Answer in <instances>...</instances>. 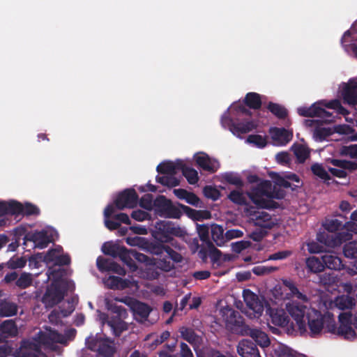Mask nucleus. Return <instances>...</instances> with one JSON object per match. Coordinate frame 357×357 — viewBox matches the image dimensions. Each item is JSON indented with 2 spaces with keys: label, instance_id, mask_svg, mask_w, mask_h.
<instances>
[{
  "label": "nucleus",
  "instance_id": "nucleus-24",
  "mask_svg": "<svg viewBox=\"0 0 357 357\" xmlns=\"http://www.w3.org/2000/svg\"><path fill=\"white\" fill-rule=\"evenodd\" d=\"M324 266L331 270L340 271L344 268L342 259L333 254H326L321 257Z\"/></svg>",
  "mask_w": 357,
  "mask_h": 357
},
{
  "label": "nucleus",
  "instance_id": "nucleus-36",
  "mask_svg": "<svg viewBox=\"0 0 357 357\" xmlns=\"http://www.w3.org/2000/svg\"><path fill=\"white\" fill-rule=\"evenodd\" d=\"M267 109L279 119H284L288 116L287 109L278 103L269 102L267 105Z\"/></svg>",
  "mask_w": 357,
  "mask_h": 357
},
{
  "label": "nucleus",
  "instance_id": "nucleus-2",
  "mask_svg": "<svg viewBox=\"0 0 357 357\" xmlns=\"http://www.w3.org/2000/svg\"><path fill=\"white\" fill-rule=\"evenodd\" d=\"M273 190L271 181L264 180L252 188L250 192L247 193L251 201L260 208L274 209L279 206L276 202L268 199L269 195Z\"/></svg>",
  "mask_w": 357,
  "mask_h": 357
},
{
  "label": "nucleus",
  "instance_id": "nucleus-48",
  "mask_svg": "<svg viewBox=\"0 0 357 357\" xmlns=\"http://www.w3.org/2000/svg\"><path fill=\"white\" fill-rule=\"evenodd\" d=\"M6 215H22L23 204L17 201L6 202Z\"/></svg>",
  "mask_w": 357,
  "mask_h": 357
},
{
  "label": "nucleus",
  "instance_id": "nucleus-52",
  "mask_svg": "<svg viewBox=\"0 0 357 357\" xmlns=\"http://www.w3.org/2000/svg\"><path fill=\"white\" fill-rule=\"evenodd\" d=\"M278 270L276 266L259 265L252 268V271L256 275H266Z\"/></svg>",
  "mask_w": 357,
  "mask_h": 357
},
{
  "label": "nucleus",
  "instance_id": "nucleus-32",
  "mask_svg": "<svg viewBox=\"0 0 357 357\" xmlns=\"http://www.w3.org/2000/svg\"><path fill=\"white\" fill-rule=\"evenodd\" d=\"M321 104H322V101L315 102L310 107H298V114L304 117H317L321 110V107L319 106Z\"/></svg>",
  "mask_w": 357,
  "mask_h": 357
},
{
  "label": "nucleus",
  "instance_id": "nucleus-3",
  "mask_svg": "<svg viewBox=\"0 0 357 357\" xmlns=\"http://www.w3.org/2000/svg\"><path fill=\"white\" fill-rule=\"evenodd\" d=\"M135 260L140 263L144 264L146 266H151L163 272H169L175 268V263L181 262L183 260L182 255L178 253L176 259L165 252L158 257H149L143 253H135Z\"/></svg>",
  "mask_w": 357,
  "mask_h": 357
},
{
  "label": "nucleus",
  "instance_id": "nucleus-27",
  "mask_svg": "<svg viewBox=\"0 0 357 357\" xmlns=\"http://www.w3.org/2000/svg\"><path fill=\"white\" fill-rule=\"evenodd\" d=\"M195 161L200 168L211 173L216 172L218 167L217 162L212 161L206 154L197 156Z\"/></svg>",
  "mask_w": 357,
  "mask_h": 357
},
{
  "label": "nucleus",
  "instance_id": "nucleus-4",
  "mask_svg": "<svg viewBox=\"0 0 357 357\" xmlns=\"http://www.w3.org/2000/svg\"><path fill=\"white\" fill-rule=\"evenodd\" d=\"M183 230L178 226L170 221H159L155 223L152 236L154 238L161 243H169L172 241V236H181Z\"/></svg>",
  "mask_w": 357,
  "mask_h": 357
},
{
  "label": "nucleus",
  "instance_id": "nucleus-47",
  "mask_svg": "<svg viewBox=\"0 0 357 357\" xmlns=\"http://www.w3.org/2000/svg\"><path fill=\"white\" fill-rule=\"evenodd\" d=\"M311 171L314 175L317 176V177L325 181H330L331 179V176L324 168L322 165L319 163L313 164L311 166Z\"/></svg>",
  "mask_w": 357,
  "mask_h": 357
},
{
  "label": "nucleus",
  "instance_id": "nucleus-57",
  "mask_svg": "<svg viewBox=\"0 0 357 357\" xmlns=\"http://www.w3.org/2000/svg\"><path fill=\"white\" fill-rule=\"evenodd\" d=\"M274 174L275 176L273 177V178L275 179V183L276 185L284 187L285 188H291L293 190H295L297 188H300V185H292L291 183L287 180V178H285V176L282 177L276 173H274Z\"/></svg>",
  "mask_w": 357,
  "mask_h": 357
},
{
  "label": "nucleus",
  "instance_id": "nucleus-23",
  "mask_svg": "<svg viewBox=\"0 0 357 357\" xmlns=\"http://www.w3.org/2000/svg\"><path fill=\"white\" fill-rule=\"evenodd\" d=\"M107 325L111 328L115 337H120L121 334L128 330V324L117 317H112L107 321Z\"/></svg>",
  "mask_w": 357,
  "mask_h": 357
},
{
  "label": "nucleus",
  "instance_id": "nucleus-64",
  "mask_svg": "<svg viewBox=\"0 0 357 357\" xmlns=\"http://www.w3.org/2000/svg\"><path fill=\"white\" fill-rule=\"evenodd\" d=\"M111 262V259H105L102 257H98L96 260V265L100 271L105 272L108 271Z\"/></svg>",
  "mask_w": 357,
  "mask_h": 357
},
{
  "label": "nucleus",
  "instance_id": "nucleus-14",
  "mask_svg": "<svg viewBox=\"0 0 357 357\" xmlns=\"http://www.w3.org/2000/svg\"><path fill=\"white\" fill-rule=\"evenodd\" d=\"M342 96L344 104L357 105V81L350 79L343 88Z\"/></svg>",
  "mask_w": 357,
  "mask_h": 357
},
{
  "label": "nucleus",
  "instance_id": "nucleus-21",
  "mask_svg": "<svg viewBox=\"0 0 357 357\" xmlns=\"http://www.w3.org/2000/svg\"><path fill=\"white\" fill-rule=\"evenodd\" d=\"M229 121V129L234 135L245 134L256 128V123L252 121H246L243 122L235 123L232 119Z\"/></svg>",
  "mask_w": 357,
  "mask_h": 357
},
{
  "label": "nucleus",
  "instance_id": "nucleus-16",
  "mask_svg": "<svg viewBox=\"0 0 357 357\" xmlns=\"http://www.w3.org/2000/svg\"><path fill=\"white\" fill-rule=\"evenodd\" d=\"M243 296L246 305L255 313L261 315L264 311V306L259 301L258 296L250 289H244Z\"/></svg>",
  "mask_w": 357,
  "mask_h": 357
},
{
  "label": "nucleus",
  "instance_id": "nucleus-37",
  "mask_svg": "<svg viewBox=\"0 0 357 357\" xmlns=\"http://www.w3.org/2000/svg\"><path fill=\"white\" fill-rule=\"evenodd\" d=\"M109 288L112 289H124L128 287L126 280L122 279L118 276H109L106 281Z\"/></svg>",
  "mask_w": 357,
  "mask_h": 357
},
{
  "label": "nucleus",
  "instance_id": "nucleus-18",
  "mask_svg": "<svg viewBox=\"0 0 357 357\" xmlns=\"http://www.w3.org/2000/svg\"><path fill=\"white\" fill-rule=\"evenodd\" d=\"M130 310L133 313L135 319L140 323H144L147 320L149 314L152 310L151 307L149 305L137 300L134 304H132Z\"/></svg>",
  "mask_w": 357,
  "mask_h": 357
},
{
  "label": "nucleus",
  "instance_id": "nucleus-62",
  "mask_svg": "<svg viewBox=\"0 0 357 357\" xmlns=\"http://www.w3.org/2000/svg\"><path fill=\"white\" fill-rule=\"evenodd\" d=\"M102 340L103 339L98 337L97 336H91L86 340V344L88 349L93 351H97L99 345H100V342H102Z\"/></svg>",
  "mask_w": 357,
  "mask_h": 357
},
{
  "label": "nucleus",
  "instance_id": "nucleus-43",
  "mask_svg": "<svg viewBox=\"0 0 357 357\" xmlns=\"http://www.w3.org/2000/svg\"><path fill=\"white\" fill-rule=\"evenodd\" d=\"M33 283L32 275L29 273L24 272L21 273L20 277L15 282V285L21 289L29 287Z\"/></svg>",
  "mask_w": 357,
  "mask_h": 357
},
{
  "label": "nucleus",
  "instance_id": "nucleus-9",
  "mask_svg": "<svg viewBox=\"0 0 357 357\" xmlns=\"http://www.w3.org/2000/svg\"><path fill=\"white\" fill-rule=\"evenodd\" d=\"M245 211L255 225L261 229H271L275 225L271 215L266 212L257 211L254 206L245 208Z\"/></svg>",
  "mask_w": 357,
  "mask_h": 357
},
{
  "label": "nucleus",
  "instance_id": "nucleus-39",
  "mask_svg": "<svg viewBox=\"0 0 357 357\" xmlns=\"http://www.w3.org/2000/svg\"><path fill=\"white\" fill-rule=\"evenodd\" d=\"M178 207L180 209L181 208L183 211V212L186 213L190 218H192L195 220H199L202 218H207L210 216V213L208 211H204V213L206 214V215L202 216V211H197L182 204L178 203Z\"/></svg>",
  "mask_w": 357,
  "mask_h": 357
},
{
  "label": "nucleus",
  "instance_id": "nucleus-7",
  "mask_svg": "<svg viewBox=\"0 0 357 357\" xmlns=\"http://www.w3.org/2000/svg\"><path fill=\"white\" fill-rule=\"evenodd\" d=\"M65 291L60 282L54 281L47 287L41 301L46 307H53L64 298Z\"/></svg>",
  "mask_w": 357,
  "mask_h": 357
},
{
  "label": "nucleus",
  "instance_id": "nucleus-55",
  "mask_svg": "<svg viewBox=\"0 0 357 357\" xmlns=\"http://www.w3.org/2000/svg\"><path fill=\"white\" fill-rule=\"evenodd\" d=\"M197 231L200 240L205 243L207 245L208 242H211L209 239V227L207 225H197Z\"/></svg>",
  "mask_w": 357,
  "mask_h": 357
},
{
  "label": "nucleus",
  "instance_id": "nucleus-29",
  "mask_svg": "<svg viewBox=\"0 0 357 357\" xmlns=\"http://www.w3.org/2000/svg\"><path fill=\"white\" fill-rule=\"evenodd\" d=\"M243 103L250 109H259L262 105L261 95L255 92H249L245 95Z\"/></svg>",
  "mask_w": 357,
  "mask_h": 357
},
{
  "label": "nucleus",
  "instance_id": "nucleus-20",
  "mask_svg": "<svg viewBox=\"0 0 357 357\" xmlns=\"http://www.w3.org/2000/svg\"><path fill=\"white\" fill-rule=\"evenodd\" d=\"M352 234H351L348 231H343L338 233H335L334 234L327 235V238H331L332 243H328L327 240H324V235L322 234H319L317 236V239L319 241L324 243L326 245L337 246L346 242L347 241L350 240Z\"/></svg>",
  "mask_w": 357,
  "mask_h": 357
},
{
  "label": "nucleus",
  "instance_id": "nucleus-58",
  "mask_svg": "<svg viewBox=\"0 0 357 357\" xmlns=\"http://www.w3.org/2000/svg\"><path fill=\"white\" fill-rule=\"evenodd\" d=\"M40 213V208L35 204H33L29 202L25 203L24 205H23V210L22 215H26V216H30V215H39Z\"/></svg>",
  "mask_w": 357,
  "mask_h": 357
},
{
  "label": "nucleus",
  "instance_id": "nucleus-40",
  "mask_svg": "<svg viewBox=\"0 0 357 357\" xmlns=\"http://www.w3.org/2000/svg\"><path fill=\"white\" fill-rule=\"evenodd\" d=\"M335 305L340 310L351 309L355 305V299L349 296H341L335 299Z\"/></svg>",
  "mask_w": 357,
  "mask_h": 357
},
{
  "label": "nucleus",
  "instance_id": "nucleus-53",
  "mask_svg": "<svg viewBox=\"0 0 357 357\" xmlns=\"http://www.w3.org/2000/svg\"><path fill=\"white\" fill-rule=\"evenodd\" d=\"M180 333L182 338L189 343L192 344L197 341V335L192 328L182 327L180 329Z\"/></svg>",
  "mask_w": 357,
  "mask_h": 357
},
{
  "label": "nucleus",
  "instance_id": "nucleus-56",
  "mask_svg": "<svg viewBox=\"0 0 357 357\" xmlns=\"http://www.w3.org/2000/svg\"><path fill=\"white\" fill-rule=\"evenodd\" d=\"M26 264V260L24 257L14 256L8 260L6 265L10 269H17L24 267Z\"/></svg>",
  "mask_w": 357,
  "mask_h": 357
},
{
  "label": "nucleus",
  "instance_id": "nucleus-45",
  "mask_svg": "<svg viewBox=\"0 0 357 357\" xmlns=\"http://www.w3.org/2000/svg\"><path fill=\"white\" fill-rule=\"evenodd\" d=\"M318 282L323 286H331L336 281V277L333 273L321 272L317 275Z\"/></svg>",
  "mask_w": 357,
  "mask_h": 357
},
{
  "label": "nucleus",
  "instance_id": "nucleus-12",
  "mask_svg": "<svg viewBox=\"0 0 357 357\" xmlns=\"http://www.w3.org/2000/svg\"><path fill=\"white\" fill-rule=\"evenodd\" d=\"M24 241L32 242L33 248L39 249L45 248L52 242V239L46 230L28 233L25 235Z\"/></svg>",
  "mask_w": 357,
  "mask_h": 357
},
{
  "label": "nucleus",
  "instance_id": "nucleus-41",
  "mask_svg": "<svg viewBox=\"0 0 357 357\" xmlns=\"http://www.w3.org/2000/svg\"><path fill=\"white\" fill-rule=\"evenodd\" d=\"M292 149L299 163H303L310 157V153L308 148L302 144L296 145Z\"/></svg>",
  "mask_w": 357,
  "mask_h": 357
},
{
  "label": "nucleus",
  "instance_id": "nucleus-34",
  "mask_svg": "<svg viewBox=\"0 0 357 357\" xmlns=\"http://www.w3.org/2000/svg\"><path fill=\"white\" fill-rule=\"evenodd\" d=\"M116 351L113 342L108 339H103L97 352L102 357H113Z\"/></svg>",
  "mask_w": 357,
  "mask_h": 357
},
{
  "label": "nucleus",
  "instance_id": "nucleus-28",
  "mask_svg": "<svg viewBox=\"0 0 357 357\" xmlns=\"http://www.w3.org/2000/svg\"><path fill=\"white\" fill-rule=\"evenodd\" d=\"M178 167L190 184L194 185L198 182V173L195 169L188 167L182 160L178 161Z\"/></svg>",
  "mask_w": 357,
  "mask_h": 357
},
{
  "label": "nucleus",
  "instance_id": "nucleus-6",
  "mask_svg": "<svg viewBox=\"0 0 357 357\" xmlns=\"http://www.w3.org/2000/svg\"><path fill=\"white\" fill-rule=\"evenodd\" d=\"M154 210L157 215L167 218H179L181 211L178 206L173 204L170 199L164 195H158L153 202Z\"/></svg>",
  "mask_w": 357,
  "mask_h": 357
},
{
  "label": "nucleus",
  "instance_id": "nucleus-30",
  "mask_svg": "<svg viewBox=\"0 0 357 357\" xmlns=\"http://www.w3.org/2000/svg\"><path fill=\"white\" fill-rule=\"evenodd\" d=\"M178 161L176 163L171 161L161 162L157 166L156 170L162 174L174 176L176 174V170H179Z\"/></svg>",
  "mask_w": 357,
  "mask_h": 357
},
{
  "label": "nucleus",
  "instance_id": "nucleus-50",
  "mask_svg": "<svg viewBox=\"0 0 357 357\" xmlns=\"http://www.w3.org/2000/svg\"><path fill=\"white\" fill-rule=\"evenodd\" d=\"M343 253L347 258L357 259V242L346 243L343 248Z\"/></svg>",
  "mask_w": 357,
  "mask_h": 357
},
{
  "label": "nucleus",
  "instance_id": "nucleus-33",
  "mask_svg": "<svg viewBox=\"0 0 357 357\" xmlns=\"http://www.w3.org/2000/svg\"><path fill=\"white\" fill-rule=\"evenodd\" d=\"M306 266L308 271L313 273H319L324 271L325 266L322 259L316 257H310L306 259Z\"/></svg>",
  "mask_w": 357,
  "mask_h": 357
},
{
  "label": "nucleus",
  "instance_id": "nucleus-35",
  "mask_svg": "<svg viewBox=\"0 0 357 357\" xmlns=\"http://www.w3.org/2000/svg\"><path fill=\"white\" fill-rule=\"evenodd\" d=\"M123 247V245H120L118 243L107 242L103 244L102 251L105 255H109L115 258L119 257Z\"/></svg>",
  "mask_w": 357,
  "mask_h": 357
},
{
  "label": "nucleus",
  "instance_id": "nucleus-51",
  "mask_svg": "<svg viewBox=\"0 0 357 357\" xmlns=\"http://www.w3.org/2000/svg\"><path fill=\"white\" fill-rule=\"evenodd\" d=\"M108 310L113 314H115V317H117L119 319H124L128 316V312L124 307L118 305L115 303L108 304Z\"/></svg>",
  "mask_w": 357,
  "mask_h": 357
},
{
  "label": "nucleus",
  "instance_id": "nucleus-31",
  "mask_svg": "<svg viewBox=\"0 0 357 357\" xmlns=\"http://www.w3.org/2000/svg\"><path fill=\"white\" fill-rule=\"evenodd\" d=\"M211 237L218 246H222L226 242L225 234L222 226L213 224L211 227Z\"/></svg>",
  "mask_w": 357,
  "mask_h": 357
},
{
  "label": "nucleus",
  "instance_id": "nucleus-17",
  "mask_svg": "<svg viewBox=\"0 0 357 357\" xmlns=\"http://www.w3.org/2000/svg\"><path fill=\"white\" fill-rule=\"evenodd\" d=\"M243 331L245 335L250 336L260 347L265 348L270 345V339L265 332L257 328H252L248 326H244Z\"/></svg>",
  "mask_w": 357,
  "mask_h": 357
},
{
  "label": "nucleus",
  "instance_id": "nucleus-38",
  "mask_svg": "<svg viewBox=\"0 0 357 357\" xmlns=\"http://www.w3.org/2000/svg\"><path fill=\"white\" fill-rule=\"evenodd\" d=\"M274 355L275 357H299L296 351L282 344L275 348Z\"/></svg>",
  "mask_w": 357,
  "mask_h": 357
},
{
  "label": "nucleus",
  "instance_id": "nucleus-13",
  "mask_svg": "<svg viewBox=\"0 0 357 357\" xmlns=\"http://www.w3.org/2000/svg\"><path fill=\"white\" fill-rule=\"evenodd\" d=\"M266 314L269 315L271 321L274 325L280 327L289 326L291 329H294V324H290L289 318L284 310L269 307L266 309Z\"/></svg>",
  "mask_w": 357,
  "mask_h": 357
},
{
  "label": "nucleus",
  "instance_id": "nucleus-61",
  "mask_svg": "<svg viewBox=\"0 0 357 357\" xmlns=\"http://www.w3.org/2000/svg\"><path fill=\"white\" fill-rule=\"evenodd\" d=\"M153 197L151 194H146L142 197L139 200V205L142 208L146 210L154 208Z\"/></svg>",
  "mask_w": 357,
  "mask_h": 357
},
{
  "label": "nucleus",
  "instance_id": "nucleus-44",
  "mask_svg": "<svg viewBox=\"0 0 357 357\" xmlns=\"http://www.w3.org/2000/svg\"><path fill=\"white\" fill-rule=\"evenodd\" d=\"M156 181L164 186L169 188L176 187L180 184V181L174 176L165 174L162 176H157Z\"/></svg>",
  "mask_w": 357,
  "mask_h": 357
},
{
  "label": "nucleus",
  "instance_id": "nucleus-15",
  "mask_svg": "<svg viewBox=\"0 0 357 357\" xmlns=\"http://www.w3.org/2000/svg\"><path fill=\"white\" fill-rule=\"evenodd\" d=\"M237 351L241 357H261L256 344L250 340L240 341L237 346Z\"/></svg>",
  "mask_w": 357,
  "mask_h": 357
},
{
  "label": "nucleus",
  "instance_id": "nucleus-49",
  "mask_svg": "<svg viewBox=\"0 0 357 357\" xmlns=\"http://www.w3.org/2000/svg\"><path fill=\"white\" fill-rule=\"evenodd\" d=\"M247 142L253 144L258 148L262 149L267 144V137L260 135H250L247 138Z\"/></svg>",
  "mask_w": 357,
  "mask_h": 357
},
{
  "label": "nucleus",
  "instance_id": "nucleus-8",
  "mask_svg": "<svg viewBox=\"0 0 357 357\" xmlns=\"http://www.w3.org/2000/svg\"><path fill=\"white\" fill-rule=\"evenodd\" d=\"M351 317L352 314L350 311L341 312L338 316L340 326L338 328L336 327V331L334 334L342 336L345 340H354L356 337V334L351 327L353 324Z\"/></svg>",
  "mask_w": 357,
  "mask_h": 357
},
{
  "label": "nucleus",
  "instance_id": "nucleus-25",
  "mask_svg": "<svg viewBox=\"0 0 357 357\" xmlns=\"http://www.w3.org/2000/svg\"><path fill=\"white\" fill-rule=\"evenodd\" d=\"M272 139L274 141L278 142L280 144L285 145L289 142L293 137L291 132L287 129L274 128L271 130Z\"/></svg>",
  "mask_w": 357,
  "mask_h": 357
},
{
  "label": "nucleus",
  "instance_id": "nucleus-54",
  "mask_svg": "<svg viewBox=\"0 0 357 357\" xmlns=\"http://www.w3.org/2000/svg\"><path fill=\"white\" fill-rule=\"evenodd\" d=\"M0 330L3 333L13 335L17 333V326L13 320H6L0 324Z\"/></svg>",
  "mask_w": 357,
  "mask_h": 357
},
{
  "label": "nucleus",
  "instance_id": "nucleus-26",
  "mask_svg": "<svg viewBox=\"0 0 357 357\" xmlns=\"http://www.w3.org/2000/svg\"><path fill=\"white\" fill-rule=\"evenodd\" d=\"M135 253L139 252L132 250H128L124 246L118 257L132 271H135L137 269V266L133 260V259H135Z\"/></svg>",
  "mask_w": 357,
  "mask_h": 357
},
{
  "label": "nucleus",
  "instance_id": "nucleus-46",
  "mask_svg": "<svg viewBox=\"0 0 357 357\" xmlns=\"http://www.w3.org/2000/svg\"><path fill=\"white\" fill-rule=\"evenodd\" d=\"M222 178L227 183L234 185L238 188H241L244 183L241 178L237 174L233 172H227L222 176Z\"/></svg>",
  "mask_w": 357,
  "mask_h": 357
},
{
  "label": "nucleus",
  "instance_id": "nucleus-42",
  "mask_svg": "<svg viewBox=\"0 0 357 357\" xmlns=\"http://www.w3.org/2000/svg\"><path fill=\"white\" fill-rule=\"evenodd\" d=\"M227 198L234 204L239 206L247 205V199L242 191L238 190H231L227 195Z\"/></svg>",
  "mask_w": 357,
  "mask_h": 357
},
{
  "label": "nucleus",
  "instance_id": "nucleus-60",
  "mask_svg": "<svg viewBox=\"0 0 357 357\" xmlns=\"http://www.w3.org/2000/svg\"><path fill=\"white\" fill-rule=\"evenodd\" d=\"M332 134L331 130L327 128L317 127L314 130V137L317 140L324 141Z\"/></svg>",
  "mask_w": 357,
  "mask_h": 357
},
{
  "label": "nucleus",
  "instance_id": "nucleus-10",
  "mask_svg": "<svg viewBox=\"0 0 357 357\" xmlns=\"http://www.w3.org/2000/svg\"><path fill=\"white\" fill-rule=\"evenodd\" d=\"M165 243H161L157 240L155 241H145L143 242L142 248L144 251L156 256V257L167 252L174 259H176L178 256V252Z\"/></svg>",
  "mask_w": 357,
  "mask_h": 357
},
{
  "label": "nucleus",
  "instance_id": "nucleus-63",
  "mask_svg": "<svg viewBox=\"0 0 357 357\" xmlns=\"http://www.w3.org/2000/svg\"><path fill=\"white\" fill-rule=\"evenodd\" d=\"M247 106L244 104H238L234 105L233 109L236 111V115L238 116H252V112H250L247 107Z\"/></svg>",
  "mask_w": 357,
  "mask_h": 357
},
{
  "label": "nucleus",
  "instance_id": "nucleus-59",
  "mask_svg": "<svg viewBox=\"0 0 357 357\" xmlns=\"http://www.w3.org/2000/svg\"><path fill=\"white\" fill-rule=\"evenodd\" d=\"M203 193L206 198L211 199L213 201H216L220 196V191L215 188L206 185L203 189Z\"/></svg>",
  "mask_w": 357,
  "mask_h": 357
},
{
  "label": "nucleus",
  "instance_id": "nucleus-22",
  "mask_svg": "<svg viewBox=\"0 0 357 357\" xmlns=\"http://www.w3.org/2000/svg\"><path fill=\"white\" fill-rule=\"evenodd\" d=\"M3 296L2 291L0 290V317H12L17 312V305L16 303L7 299H1Z\"/></svg>",
  "mask_w": 357,
  "mask_h": 357
},
{
  "label": "nucleus",
  "instance_id": "nucleus-11",
  "mask_svg": "<svg viewBox=\"0 0 357 357\" xmlns=\"http://www.w3.org/2000/svg\"><path fill=\"white\" fill-rule=\"evenodd\" d=\"M138 200L139 197L135 190L127 188L118 194L114 200V204L119 210L126 208H133L137 205Z\"/></svg>",
  "mask_w": 357,
  "mask_h": 357
},
{
  "label": "nucleus",
  "instance_id": "nucleus-5",
  "mask_svg": "<svg viewBox=\"0 0 357 357\" xmlns=\"http://www.w3.org/2000/svg\"><path fill=\"white\" fill-rule=\"evenodd\" d=\"M311 309L296 301L286 305L287 311L295 321L298 330L301 334L307 332L305 319Z\"/></svg>",
  "mask_w": 357,
  "mask_h": 357
},
{
  "label": "nucleus",
  "instance_id": "nucleus-1",
  "mask_svg": "<svg viewBox=\"0 0 357 357\" xmlns=\"http://www.w3.org/2000/svg\"><path fill=\"white\" fill-rule=\"evenodd\" d=\"M306 319L309 335L311 337H317L321 335L324 328L327 329L328 332L335 333L336 324L334 316L328 312L322 314L319 311L312 308L307 313Z\"/></svg>",
  "mask_w": 357,
  "mask_h": 357
},
{
  "label": "nucleus",
  "instance_id": "nucleus-19",
  "mask_svg": "<svg viewBox=\"0 0 357 357\" xmlns=\"http://www.w3.org/2000/svg\"><path fill=\"white\" fill-rule=\"evenodd\" d=\"M38 343H35L30 341H24L22 342V347L25 348H28L31 349L32 351H34L36 352H38L40 351V345L43 344L46 347H50L53 344L52 343V341L50 340V337L48 334V333L45 332H39L38 333L37 339H36Z\"/></svg>",
  "mask_w": 357,
  "mask_h": 357
}]
</instances>
